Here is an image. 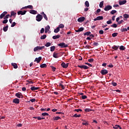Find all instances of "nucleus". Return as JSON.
<instances>
[{
	"mask_svg": "<svg viewBox=\"0 0 129 129\" xmlns=\"http://www.w3.org/2000/svg\"><path fill=\"white\" fill-rule=\"evenodd\" d=\"M43 19V16L38 14L36 17V20L37 22H41Z\"/></svg>",
	"mask_w": 129,
	"mask_h": 129,
	"instance_id": "1",
	"label": "nucleus"
},
{
	"mask_svg": "<svg viewBox=\"0 0 129 129\" xmlns=\"http://www.w3.org/2000/svg\"><path fill=\"white\" fill-rule=\"evenodd\" d=\"M57 46L60 48H67V47H68V44H67L65 43H60L57 44Z\"/></svg>",
	"mask_w": 129,
	"mask_h": 129,
	"instance_id": "2",
	"label": "nucleus"
},
{
	"mask_svg": "<svg viewBox=\"0 0 129 129\" xmlns=\"http://www.w3.org/2000/svg\"><path fill=\"white\" fill-rule=\"evenodd\" d=\"M45 48V46H36L34 48V51L37 52L38 50H42Z\"/></svg>",
	"mask_w": 129,
	"mask_h": 129,
	"instance_id": "3",
	"label": "nucleus"
},
{
	"mask_svg": "<svg viewBox=\"0 0 129 129\" xmlns=\"http://www.w3.org/2000/svg\"><path fill=\"white\" fill-rule=\"evenodd\" d=\"M15 96L16 97H18V98H24V96H23V94H22V93L18 92L15 94Z\"/></svg>",
	"mask_w": 129,
	"mask_h": 129,
	"instance_id": "4",
	"label": "nucleus"
},
{
	"mask_svg": "<svg viewBox=\"0 0 129 129\" xmlns=\"http://www.w3.org/2000/svg\"><path fill=\"white\" fill-rule=\"evenodd\" d=\"M111 9H112V7L110 5H108L105 7L104 10V11H107L111 10Z\"/></svg>",
	"mask_w": 129,
	"mask_h": 129,
	"instance_id": "5",
	"label": "nucleus"
},
{
	"mask_svg": "<svg viewBox=\"0 0 129 129\" xmlns=\"http://www.w3.org/2000/svg\"><path fill=\"white\" fill-rule=\"evenodd\" d=\"M26 13H27V11H19L17 14L19 16L20 15H21L22 16H23L24 15H26Z\"/></svg>",
	"mask_w": 129,
	"mask_h": 129,
	"instance_id": "6",
	"label": "nucleus"
},
{
	"mask_svg": "<svg viewBox=\"0 0 129 129\" xmlns=\"http://www.w3.org/2000/svg\"><path fill=\"white\" fill-rule=\"evenodd\" d=\"M100 73L102 75H106L108 73V71L106 70H101Z\"/></svg>",
	"mask_w": 129,
	"mask_h": 129,
	"instance_id": "7",
	"label": "nucleus"
},
{
	"mask_svg": "<svg viewBox=\"0 0 129 129\" xmlns=\"http://www.w3.org/2000/svg\"><path fill=\"white\" fill-rule=\"evenodd\" d=\"M78 67H79V68H81V69H85V70H87V69H88V68H89V67L85 65H82V66L78 65Z\"/></svg>",
	"mask_w": 129,
	"mask_h": 129,
	"instance_id": "8",
	"label": "nucleus"
},
{
	"mask_svg": "<svg viewBox=\"0 0 129 129\" xmlns=\"http://www.w3.org/2000/svg\"><path fill=\"white\" fill-rule=\"evenodd\" d=\"M69 65V63H65V62H62L61 63V66L63 67V68H68Z\"/></svg>",
	"mask_w": 129,
	"mask_h": 129,
	"instance_id": "9",
	"label": "nucleus"
},
{
	"mask_svg": "<svg viewBox=\"0 0 129 129\" xmlns=\"http://www.w3.org/2000/svg\"><path fill=\"white\" fill-rule=\"evenodd\" d=\"M85 20V17H82L79 18L78 19V22H79V23H81V22H84Z\"/></svg>",
	"mask_w": 129,
	"mask_h": 129,
	"instance_id": "10",
	"label": "nucleus"
},
{
	"mask_svg": "<svg viewBox=\"0 0 129 129\" xmlns=\"http://www.w3.org/2000/svg\"><path fill=\"white\" fill-rule=\"evenodd\" d=\"M123 20L124 21H127V19L129 18V15L127 14H125L123 15Z\"/></svg>",
	"mask_w": 129,
	"mask_h": 129,
	"instance_id": "11",
	"label": "nucleus"
},
{
	"mask_svg": "<svg viewBox=\"0 0 129 129\" xmlns=\"http://www.w3.org/2000/svg\"><path fill=\"white\" fill-rule=\"evenodd\" d=\"M41 60H42V57L39 56L38 58H36L34 60V62H37V63H40L41 61Z\"/></svg>",
	"mask_w": 129,
	"mask_h": 129,
	"instance_id": "12",
	"label": "nucleus"
},
{
	"mask_svg": "<svg viewBox=\"0 0 129 129\" xmlns=\"http://www.w3.org/2000/svg\"><path fill=\"white\" fill-rule=\"evenodd\" d=\"M101 20H103V16H98L96 18H95L94 19V21H100Z\"/></svg>",
	"mask_w": 129,
	"mask_h": 129,
	"instance_id": "13",
	"label": "nucleus"
},
{
	"mask_svg": "<svg viewBox=\"0 0 129 129\" xmlns=\"http://www.w3.org/2000/svg\"><path fill=\"white\" fill-rule=\"evenodd\" d=\"M13 103H15L16 104H19L20 103V99L18 98H15L13 100Z\"/></svg>",
	"mask_w": 129,
	"mask_h": 129,
	"instance_id": "14",
	"label": "nucleus"
},
{
	"mask_svg": "<svg viewBox=\"0 0 129 129\" xmlns=\"http://www.w3.org/2000/svg\"><path fill=\"white\" fill-rule=\"evenodd\" d=\"M125 4H126V1L125 0L119 1V5L120 6H122V5H125Z\"/></svg>",
	"mask_w": 129,
	"mask_h": 129,
	"instance_id": "15",
	"label": "nucleus"
},
{
	"mask_svg": "<svg viewBox=\"0 0 129 129\" xmlns=\"http://www.w3.org/2000/svg\"><path fill=\"white\" fill-rule=\"evenodd\" d=\"M7 14H8V12L6 11L3 12L0 16V19H3Z\"/></svg>",
	"mask_w": 129,
	"mask_h": 129,
	"instance_id": "16",
	"label": "nucleus"
},
{
	"mask_svg": "<svg viewBox=\"0 0 129 129\" xmlns=\"http://www.w3.org/2000/svg\"><path fill=\"white\" fill-rule=\"evenodd\" d=\"M83 122H82V124L83 125H86V126H87V125H88L89 124V123L88 122V121L85 120H83Z\"/></svg>",
	"mask_w": 129,
	"mask_h": 129,
	"instance_id": "17",
	"label": "nucleus"
},
{
	"mask_svg": "<svg viewBox=\"0 0 129 129\" xmlns=\"http://www.w3.org/2000/svg\"><path fill=\"white\" fill-rule=\"evenodd\" d=\"M23 9H30V10H33V9H34V7H33V6L32 5H29L26 7H23Z\"/></svg>",
	"mask_w": 129,
	"mask_h": 129,
	"instance_id": "18",
	"label": "nucleus"
},
{
	"mask_svg": "<svg viewBox=\"0 0 129 129\" xmlns=\"http://www.w3.org/2000/svg\"><path fill=\"white\" fill-rule=\"evenodd\" d=\"M39 89H40V88H39V87H35L34 86L32 87L31 88H30V89H31V90H32V91H34L35 90H38Z\"/></svg>",
	"mask_w": 129,
	"mask_h": 129,
	"instance_id": "19",
	"label": "nucleus"
},
{
	"mask_svg": "<svg viewBox=\"0 0 129 129\" xmlns=\"http://www.w3.org/2000/svg\"><path fill=\"white\" fill-rule=\"evenodd\" d=\"M29 13L32 15H37V11L34 10H30Z\"/></svg>",
	"mask_w": 129,
	"mask_h": 129,
	"instance_id": "20",
	"label": "nucleus"
},
{
	"mask_svg": "<svg viewBox=\"0 0 129 129\" xmlns=\"http://www.w3.org/2000/svg\"><path fill=\"white\" fill-rule=\"evenodd\" d=\"M50 30V26L47 25L45 28V33H48V31Z\"/></svg>",
	"mask_w": 129,
	"mask_h": 129,
	"instance_id": "21",
	"label": "nucleus"
},
{
	"mask_svg": "<svg viewBox=\"0 0 129 129\" xmlns=\"http://www.w3.org/2000/svg\"><path fill=\"white\" fill-rule=\"evenodd\" d=\"M11 65L13 67L14 69H17V68H18V64L16 63H12Z\"/></svg>",
	"mask_w": 129,
	"mask_h": 129,
	"instance_id": "22",
	"label": "nucleus"
},
{
	"mask_svg": "<svg viewBox=\"0 0 129 129\" xmlns=\"http://www.w3.org/2000/svg\"><path fill=\"white\" fill-rule=\"evenodd\" d=\"M84 30V28L83 27H81L79 29L76 30V32L77 33H78L79 32H82V31H83Z\"/></svg>",
	"mask_w": 129,
	"mask_h": 129,
	"instance_id": "23",
	"label": "nucleus"
},
{
	"mask_svg": "<svg viewBox=\"0 0 129 129\" xmlns=\"http://www.w3.org/2000/svg\"><path fill=\"white\" fill-rule=\"evenodd\" d=\"M60 36L58 35H54L52 37V39L54 40H56V39H59L60 38Z\"/></svg>",
	"mask_w": 129,
	"mask_h": 129,
	"instance_id": "24",
	"label": "nucleus"
},
{
	"mask_svg": "<svg viewBox=\"0 0 129 129\" xmlns=\"http://www.w3.org/2000/svg\"><path fill=\"white\" fill-rule=\"evenodd\" d=\"M8 29H9V25H7L6 26H5L3 28V31L4 32H7V31H8Z\"/></svg>",
	"mask_w": 129,
	"mask_h": 129,
	"instance_id": "25",
	"label": "nucleus"
},
{
	"mask_svg": "<svg viewBox=\"0 0 129 129\" xmlns=\"http://www.w3.org/2000/svg\"><path fill=\"white\" fill-rule=\"evenodd\" d=\"M47 38V35L44 34L40 37L41 40H45Z\"/></svg>",
	"mask_w": 129,
	"mask_h": 129,
	"instance_id": "26",
	"label": "nucleus"
},
{
	"mask_svg": "<svg viewBox=\"0 0 129 129\" xmlns=\"http://www.w3.org/2000/svg\"><path fill=\"white\" fill-rule=\"evenodd\" d=\"M41 68H47V64L46 63H43L40 65Z\"/></svg>",
	"mask_w": 129,
	"mask_h": 129,
	"instance_id": "27",
	"label": "nucleus"
},
{
	"mask_svg": "<svg viewBox=\"0 0 129 129\" xmlns=\"http://www.w3.org/2000/svg\"><path fill=\"white\" fill-rule=\"evenodd\" d=\"M81 117V114H75L73 117Z\"/></svg>",
	"mask_w": 129,
	"mask_h": 129,
	"instance_id": "28",
	"label": "nucleus"
},
{
	"mask_svg": "<svg viewBox=\"0 0 129 129\" xmlns=\"http://www.w3.org/2000/svg\"><path fill=\"white\" fill-rule=\"evenodd\" d=\"M119 46H116L114 45L112 46V48L114 50H117L118 49Z\"/></svg>",
	"mask_w": 129,
	"mask_h": 129,
	"instance_id": "29",
	"label": "nucleus"
},
{
	"mask_svg": "<svg viewBox=\"0 0 129 129\" xmlns=\"http://www.w3.org/2000/svg\"><path fill=\"white\" fill-rule=\"evenodd\" d=\"M85 111H86V112H90V111H92V109L90 108H86L85 109Z\"/></svg>",
	"mask_w": 129,
	"mask_h": 129,
	"instance_id": "30",
	"label": "nucleus"
},
{
	"mask_svg": "<svg viewBox=\"0 0 129 129\" xmlns=\"http://www.w3.org/2000/svg\"><path fill=\"white\" fill-rule=\"evenodd\" d=\"M90 34H91V32L89 31L84 33V36H89L90 35Z\"/></svg>",
	"mask_w": 129,
	"mask_h": 129,
	"instance_id": "31",
	"label": "nucleus"
},
{
	"mask_svg": "<svg viewBox=\"0 0 129 129\" xmlns=\"http://www.w3.org/2000/svg\"><path fill=\"white\" fill-rule=\"evenodd\" d=\"M58 119H61V117L59 116H55L53 118V120H58Z\"/></svg>",
	"mask_w": 129,
	"mask_h": 129,
	"instance_id": "32",
	"label": "nucleus"
},
{
	"mask_svg": "<svg viewBox=\"0 0 129 129\" xmlns=\"http://www.w3.org/2000/svg\"><path fill=\"white\" fill-rule=\"evenodd\" d=\"M85 5L87 8H89V2L88 1H86L85 3Z\"/></svg>",
	"mask_w": 129,
	"mask_h": 129,
	"instance_id": "33",
	"label": "nucleus"
},
{
	"mask_svg": "<svg viewBox=\"0 0 129 129\" xmlns=\"http://www.w3.org/2000/svg\"><path fill=\"white\" fill-rule=\"evenodd\" d=\"M57 28H59V29H63V28H64V24H60Z\"/></svg>",
	"mask_w": 129,
	"mask_h": 129,
	"instance_id": "34",
	"label": "nucleus"
},
{
	"mask_svg": "<svg viewBox=\"0 0 129 129\" xmlns=\"http://www.w3.org/2000/svg\"><path fill=\"white\" fill-rule=\"evenodd\" d=\"M119 49L120 50H122V51H123V50H125V47H124V46L121 45V46H120Z\"/></svg>",
	"mask_w": 129,
	"mask_h": 129,
	"instance_id": "35",
	"label": "nucleus"
},
{
	"mask_svg": "<svg viewBox=\"0 0 129 129\" xmlns=\"http://www.w3.org/2000/svg\"><path fill=\"white\" fill-rule=\"evenodd\" d=\"M121 32H127V28H121L120 29Z\"/></svg>",
	"mask_w": 129,
	"mask_h": 129,
	"instance_id": "36",
	"label": "nucleus"
},
{
	"mask_svg": "<svg viewBox=\"0 0 129 129\" xmlns=\"http://www.w3.org/2000/svg\"><path fill=\"white\" fill-rule=\"evenodd\" d=\"M60 31V29L59 27H57L56 29H54V33H58Z\"/></svg>",
	"mask_w": 129,
	"mask_h": 129,
	"instance_id": "37",
	"label": "nucleus"
},
{
	"mask_svg": "<svg viewBox=\"0 0 129 129\" xmlns=\"http://www.w3.org/2000/svg\"><path fill=\"white\" fill-rule=\"evenodd\" d=\"M50 51L51 52H53V51H55V46H52L50 47Z\"/></svg>",
	"mask_w": 129,
	"mask_h": 129,
	"instance_id": "38",
	"label": "nucleus"
},
{
	"mask_svg": "<svg viewBox=\"0 0 129 129\" xmlns=\"http://www.w3.org/2000/svg\"><path fill=\"white\" fill-rule=\"evenodd\" d=\"M116 13H117L116 10H112V11L110 12L111 15H114V14H116Z\"/></svg>",
	"mask_w": 129,
	"mask_h": 129,
	"instance_id": "39",
	"label": "nucleus"
},
{
	"mask_svg": "<svg viewBox=\"0 0 129 129\" xmlns=\"http://www.w3.org/2000/svg\"><path fill=\"white\" fill-rule=\"evenodd\" d=\"M41 115H42L43 116H48V115H49V114L48 113H46V112H44V113H42L41 114Z\"/></svg>",
	"mask_w": 129,
	"mask_h": 129,
	"instance_id": "40",
	"label": "nucleus"
},
{
	"mask_svg": "<svg viewBox=\"0 0 129 129\" xmlns=\"http://www.w3.org/2000/svg\"><path fill=\"white\" fill-rule=\"evenodd\" d=\"M104 3V2H103V1H102L100 3V4H99L100 8H102V7H103V3Z\"/></svg>",
	"mask_w": 129,
	"mask_h": 129,
	"instance_id": "41",
	"label": "nucleus"
},
{
	"mask_svg": "<svg viewBox=\"0 0 129 129\" xmlns=\"http://www.w3.org/2000/svg\"><path fill=\"white\" fill-rule=\"evenodd\" d=\"M118 35L117 33H114L112 34V37H113V38H115V37H116Z\"/></svg>",
	"mask_w": 129,
	"mask_h": 129,
	"instance_id": "42",
	"label": "nucleus"
},
{
	"mask_svg": "<svg viewBox=\"0 0 129 129\" xmlns=\"http://www.w3.org/2000/svg\"><path fill=\"white\" fill-rule=\"evenodd\" d=\"M45 47H50L51 46V43L47 42L46 44H45Z\"/></svg>",
	"mask_w": 129,
	"mask_h": 129,
	"instance_id": "43",
	"label": "nucleus"
},
{
	"mask_svg": "<svg viewBox=\"0 0 129 129\" xmlns=\"http://www.w3.org/2000/svg\"><path fill=\"white\" fill-rule=\"evenodd\" d=\"M52 71H53V72H55L56 71V68L54 67L53 66H50Z\"/></svg>",
	"mask_w": 129,
	"mask_h": 129,
	"instance_id": "44",
	"label": "nucleus"
},
{
	"mask_svg": "<svg viewBox=\"0 0 129 129\" xmlns=\"http://www.w3.org/2000/svg\"><path fill=\"white\" fill-rule=\"evenodd\" d=\"M112 28H117V25L116 24H113V25H111Z\"/></svg>",
	"mask_w": 129,
	"mask_h": 129,
	"instance_id": "45",
	"label": "nucleus"
},
{
	"mask_svg": "<svg viewBox=\"0 0 129 129\" xmlns=\"http://www.w3.org/2000/svg\"><path fill=\"white\" fill-rule=\"evenodd\" d=\"M94 61V59L93 58H91L88 60V61L90 63H92Z\"/></svg>",
	"mask_w": 129,
	"mask_h": 129,
	"instance_id": "46",
	"label": "nucleus"
},
{
	"mask_svg": "<svg viewBox=\"0 0 129 129\" xmlns=\"http://www.w3.org/2000/svg\"><path fill=\"white\" fill-rule=\"evenodd\" d=\"M106 24H107V25H110V24H112V21H111V20H110L106 22Z\"/></svg>",
	"mask_w": 129,
	"mask_h": 129,
	"instance_id": "47",
	"label": "nucleus"
},
{
	"mask_svg": "<svg viewBox=\"0 0 129 129\" xmlns=\"http://www.w3.org/2000/svg\"><path fill=\"white\" fill-rule=\"evenodd\" d=\"M16 15H17V13H15L14 12H12L10 17L12 18V16H16Z\"/></svg>",
	"mask_w": 129,
	"mask_h": 129,
	"instance_id": "48",
	"label": "nucleus"
},
{
	"mask_svg": "<svg viewBox=\"0 0 129 129\" xmlns=\"http://www.w3.org/2000/svg\"><path fill=\"white\" fill-rule=\"evenodd\" d=\"M118 127H119V125H115L113 126V128L114 129H117Z\"/></svg>",
	"mask_w": 129,
	"mask_h": 129,
	"instance_id": "49",
	"label": "nucleus"
},
{
	"mask_svg": "<svg viewBox=\"0 0 129 129\" xmlns=\"http://www.w3.org/2000/svg\"><path fill=\"white\" fill-rule=\"evenodd\" d=\"M57 54L55 52H54L53 54V56L54 58H58V56H57Z\"/></svg>",
	"mask_w": 129,
	"mask_h": 129,
	"instance_id": "50",
	"label": "nucleus"
},
{
	"mask_svg": "<svg viewBox=\"0 0 129 129\" xmlns=\"http://www.w3.org/2000/svg\"><path fill=\"white\" fill-rule=\"evenodd\" d=\"M81 98L83 99H86V98H87V96L86 95H82L81 96Z\"/></svg>",
	"mask_w": 129,
	"mask_h": 129,
	"instance_id": "51",
	"label": "nucleus"
},
{
	"mask_svg": "<svg viewBox=\"0 0 129 129\" xmlns=\"http://www.w3.org/2000/svg\"><path fill=\"white\" fill-rule=\"evenodd\" d=\"M75 111H77V112H79V111H82V109H76L74 110Z\"/></svg>",
	"mask_w": 129,
	"mask_h": 129,
	"instance_id": "52",
	"label": "nucleus"
},
{
	"mask_svg": "<svg viewBox=\"0 0 129 129\" xmlns=\"http://www.w3.org/2000/svg\"><path fill=\"white\" fill-rule=\"evenodd\" d=\"M59 86L61 87L62 89H65V87H64V85H63L62 84L59 83Z\"/></svg>",
	"mask_w": 129,
	"mask_h": 129,
	"instance_id": "53",
	"label": "nucleus"
},
{
	"mask_svg": "<svg viewBox=\"0 0 129 129\" xmlns=\"http://www.w3.org/2000/svg\"><path fill=\"white\" fill-rule=\"evenodd\" d=\"M17 23H16V22H13L12 25H11V27L12 28H14V27H15V26H16Z\"/></svg>",
	"mask_w": 129,
	"mask_h": 129,
	"instance_id": "54",
	"label": "nucleus"
},
{
	"mask_svg": "<svg viewBox=\"0 0 129 129\" xmlns=\"http://www.w3.org/2000/svg\"><path fill=\"white\" fill-rule=\"evenodd\" d=\"M45 32V29L44 28H41L40 30V34H43Z\"/></svg>",
	"mask_w": 129,
	"mask_h": 129,
	"instance_id": "55",
	"label": "nucleus"
},
{
	"mask_svg": "<svg viewBox=\"0 0 129 129\" xmlns=\"http://www.w3.org/2000/svg\"><path fill=\"white\" fill-rule=\"evenodd\" d=\"M43 18L46 20V21H48V17H47V16L46 14H44Z\"/></svg>",
	"mask_w": 129,
	"mask_h": 129,
	"instance_id": "56",
	"label": "nucleus"
},
{
	"mask_svg": "<svg viewBox=\"0 0 129 129\" xmlns=\"http://www.w3.org/2000/svg\"><path fill=\"white\" fill-rule=\"evenodd\" d=\"M8 19H5L3 21V24H7V23H8Z\"/></svg>",
	"mask_w": 129,
	"mask_h": 129,
	"instance_id": "57",
	"label": "nucleus"
},
{
	"mask_svg": "<svg viewBox=\"0 0 129 129\" xmlns=\"http://www.w3.org/2000/svg\"><path fill=\"white\" fill-rule=\"evenodd\" d=\"M104 32H103V30H101L99 31V34H100V35H103Z\"/></svg>",
	"mask_w": 129,
	"mask_h": 129,
	"instance_id": "58",
	"label": "nucleus"
},
{
	"mask_svg": "<svg viewBox=\"0 0 129 129\" xmlns=\"http://www.w3.org/2000/svg\"><path fill=\"white\" fill-rule=\"evenodd\" d=\"M98 45H99L98 42H95L94 41V43H93L94 46H98Z\"/></svg>",
	"mask_w": 129,
	"mask_h": 129,
	"instance_id": "59",
	"label": "nucleus"
},
{
	"mask_svg": "<svg viewBox=\"0 0 129 129\" xmlns=\"http://www.w3.org/2000/svg\"><path fill=\"white\" fill-rule=\"evenodd\" d=\"M10 17V14H8L7 15H6L5 18H4V20H6L7 19H9V17Z\"/></svg>",
	"mask_w": 129,
	"mask_h": 129,
	"instance_id": "60",
	"label": "nucleus"
},
{
	"mask_svg": "<svg viewBox=\"0 0 129 129\" xmlns=\"http://www.w3.org/2000/svg\"><path fill=\"white\" fill-rule=\"evenodd\" d=\"M85 49H90V48H91V46H90V45H86L85 47Z\"/></svg>",
	"mask_w": 129,
	"mask_h": 129,
	"instance_id": "61",
	"label": "nucleus"
},
{
	"mask_svg": "<svg viewBox=\"0 0 129 129\" xmlns=\"http://www.w3.org/2000/svg\"><path fill=\"white\" fill-rule=\"evenodd\" d=\"M85 64H86V65H88V66H89L90 67H92V64L88 63V62H85Z\"/></svg>",
	"mask_w": 129,
	"mask_h": 129,
	"instance_id": "62",
	"label": "nucleus"
},
{
	"mask_svg": "<svg viewBox=\"0 0 129 129\" xmlns=\"http://www.w3.org/2000/svg\"><path fill=\"white\" fill-rule=\"evenodd\" d=\"M112 85H113V86H116V85H117V84L116 83H114V82H112L111 83Z\"/></svg>",
	"mask_w": 129,
	"mask_h": 129,
	"instance_id": "63",
	"label": "nucleus"
},
{
	"mask_svg": "<svg viewBox=\"0 0 129 129\" xmlns=\"http://www.w3.org/2000/svg\"><path fill=\"white\" fill-rule=\"evenodd\" d=\"M123 22H124L123 20H121V21H119L118 22V23L119 25H120V24H122V23H123Z\"/></svg>",
	"mask_w": 129,
	"mask_h": 129,
	"instance_id": "64",
	"label": "nucleus"
}]
</instances>
